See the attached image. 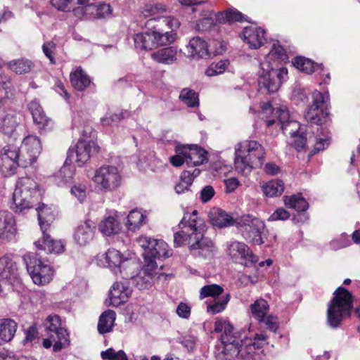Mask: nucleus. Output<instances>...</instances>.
Here are the masks:
<instances>
[{"label": "nucleus", "mask_w": 360, "mask_h": 360, "mask_svg": "<svg viewBox=\"0 0 360 360\" xmlns=\"http://www.w3.org/2000/svg\"><path fill=\"white\" fill-rule=\"evenodd\" d=\"M228 254L236 262L246 267H254L258 262V257L255 255L250 247L243 242L233 241L228 246Z\"/></svg>", "instance_id": "obj_17"}, {"label": "nucleus", "mask_w": 360, "mask_h": 360, "mask_svg": "<svg viewBox=\"0 0 360 360\" xmlns=\"http://www.w3.org/2000/svg\"><path fill=\"white\" fill-rule=\"evenodd\" d=\"M288 56L283 46L279 44L277 41L276 43H274L271 46L270 51L268 54L266 55L264 61L262 63H268L270 65H276L278 68H281L283 63L288 62Z\"/></svg>", "instance_id": "obj_24"}, {"label": "nucleus", "mask_w": 360, "mask_h": 360, "mask_svg": "<svg viewBox=\"0 0 360 360\" xmlns=\"http://www.w3.org/2000/svg\"><path fill=\"white\" fill-rule=\"evenodd\" d=\"M192 184V180L188 177V174L186 172H181L179 182L174 186V191L179 195L184 193L190 191Z\"/></svg>", "instance_id": "obj_52"}, {"label": "nucleus", "mask_w": 360, "mask_h": 360, "mask_svg": "<svg viewBox=\"0 0 360 360\" xmlns=\"http://www.w3.org/2000/svg\"><path fill=\"white\" fill-rule=\"evenodd\" d=\"M138 242L141 247L143 249L144 252L142 254L143 260L145 257H149L155 251V248L158 244V240L148 236H141L138 239Z\"/></svg>", "instance_id": "obj_48"}, {"label": "nucleus", "mask_w": 360, "mask_h": 360, "mask_svg": "<svg viewBox=\"0 0 360 360\" xmlns=\"http://www.w3.org/2000/svg\"><path fill=\"white\" fill-rule=\"evenodd\" d=\"M261 72L257 78L258 91L264 94L276 93L288 77V69L285 67L278 68L268 63H261Z\"/></svg>", "instance_id": "obj_8"}, {"label": "nucleus", "mask_w": 360, "mask_h": 360, "mask_svg": "<svg viewBox=\"0 0 360 360\" xmlns=\"http://www.w3.org/2000/svg\"><path fill=\"white\" fill-rule=\"evenodd\" d=\"M262 191L268 198L281 196L284 192L285 186L283 180L280 179L270 180L262 186Z\"/></svg>", "instance_id": "obj_40"}, {"label": "nucleus", "mask_w": 360, "mask_h": 360, "mask_svg": "<svg viewBox=\"0 0 360 360\" xmlns=\"http://www.w3.org/2000/svg\"><path fill=\"white\" fill-rule=\"evenodd\" d=\"M310 96L313 104L308 105L304 117L311 124L322 125L327 122L330 113L327 110L320 109V105L325 103L326 99L328 98V92L323 94L318 90L312 91L310 88L298 83L293 86L290 100L297 106H305L309 101Z\"/></svg>", "instance_id": "obj_3"}, {"label": "nucleus", "mask_w": 360, "mask_h": 360, "mask_svg": "<svg viewBox=\"0 0 360 360\" xmlns=\"http://www.w3.org/2000/svg\"><path fill=\"white\" fill-rule=\"evenodd\" d=\"M224 292V288L218 284H210L204 285L200 291V297L201 299L212 297H217Z\"/></svg>", "instance_id": "obj_50"}, {"label": "nucleus", "mask_w": 360, "mask_h": 360, "mask_svg": "<svg viewBox=\"0 0 360 360\" xmlns=\"http://www.w3.org/2000/svg\"><path fill=\"white\" fill-rule=\"evenodd\" d=\"M187 49L189 56L193 58L209 59L225 53L226 44L224 41H214L208 44L206 41L197 36L189 41Z\"/></svg>", "instance_id": "obj_11"}, {"label": "nucleus", "mask_w": 360, "mask_h": 360, "mask_svg": "<svg viewBox=\"0 0 360 360\" xmlns=\"http://www.w3.org/2000/svg\"><path fill=\"white\" fill-rule=\"evenodd\" d=\"M43 325L47 331L55 333L62 325L60 317L57 314H51L44 320Z\"/></svg>", "instance_id": "obj_55"}, {"label": "nucleus", "mask_w": 360, "mask_h": 360, "mask_svg": "<svg viewBox=\"0 0 360 360\" xmlns=\"http://www.w3.org/2000/svg\"><path fill=\"white\" fill-rule=\"evenodd\" d=\"M89 7H93L95 10V18L105 19L110 18L112 15V9L109 4L99 2L97 4H90Z\"/></svg>", "instance_id": "obj_47"}, {"label": "nucleus", "mask_w": 360, "mask_h": 360, "mask_svg": "<svg viewBox=\"0 0 360 360\" xmlns=\"http://www.w3.org/2000/svg\"><path fill=\"white\" fill-rule=\"evenodd\" d=\"M243 41L248 44L252 49H257L266 41V30L261 27L253 28L252 27H245L243 32Z\"/></svg>", "instance_id": "obj_20"}, {"label": "nucleus", "mask_w": 360, "mask_h": 360, "mask_svg": "<svg viewBox=\"0 0 360 360\" xmlns=\"http://www.w3.org/2000/svg\"><path fill=\"white\" fill-rule=\"evenodd\" d=\"M70 79L72 86L77 91H83L92 83L91 78L82 67H78L70 73Z\"/></svg>", "instance_id": "obj_32"}, {"label": "nucleus", "mask_w": 360, "mask_h": 360, "mask_svg": "<svg viewBox=\"0 0 360 360\" xmlns=\"http://www.w3.org/2000/svg\"><path fill=\"white\" fill-rule=\"evenodd\" d=\"M103 257L108 267L115 275L123 277L124 272L135 269L136 264L131 259L124 257L122 254L115 248H110Z\"/></svg>", "instance_id": "obj_15"}, {"label": "nucleus", "mask_w": 360, "mask_h": 360, "mask_svg": "<svg viewBox=\"0 0 360 360\" xmlns=\"http://www.w3.org/2000/svg\"><path fill=\"white\" fill-rule=\"evenodd\" d=\"M177 49L175 46H167L152 53V58L162 64H172L176 60Z\"/></svg>", "instance_id": "obj_33"}, {"label": "nucleus", "mask_w": 360, "mask_h": 360, "mask_svg": "<svg viewBox=\"0 0 360 360\" xmlns=\"http://www.w3.org/2000/svg\"><path fill=\"white\" fill-rule=\"evenodd\" d=\"M278 318L271 314H267L264 316L263 321H259V323H263L266 326L268 330L273 333H276L278 329Z\"/></svg>", "instance_id": "obj_64"}, {"label": "nucleus", "mask_w": 360, "mask_h": 360, "mask_svg": "<svg viewBox=\"0 0 360 360\" xmlns=\"http://www.w3.org/2000/svg\"><path fill=\"white\" fill-rule=\"evenodd\" d=\"M0 278L9 288L18 294L24 291L25 285L20 276L17 264L11 254L0 257Z\"/></svg>", "instance_id": "obj_12"}, {"label": "nucleus", "mask_w": 360, "mask_h": 360, "mask_svg": "<svg viewBox=\"0 0 360 360\" xmlns=\"http://www.w3.org/2000/svg\"><path fill=\"white\" fill-rule=\"evenodd\" d=\"M94 181L103 191H112L120 186L121 175L116 167L104 165L96 170Z\"/></svg>", "instance_id": "obj_14"}, {"label": "nucleus", "mask_w": 360, "mask_h": 360, "mask_svg": "<svg viewBox=\"0 0 360 360\" xmlns=\"http://www.w3.org/2000/svg\"><path fill=\"white\" fill-rule=\"evenodd\" d=\"M167 248L168 245L163 240H158V244H157L155 251L149 257H145V264L150 263L152 268L158 271L156 259H165L172 255Z\"/></svg>", "instance_id": "obj_28"}, {"label": "nucleus", "mask_w": 360, "mask_h": 360, "mask_svg": "<svg viewBox=\"0 0 360 360\" xmlns=\"http://www.w3.org/2000/svg\"><path fill=\"white\" fill-rule=\"evenodd\" d=\"M163 266H161L158 271L151 267L150 263L144 264L141 270V274H138L133 270H128L124 272L123 280L128 281L129 285L139 290L149 289L153 284L155 279L160 280L162 277L167 281L169 277L172 276V274H166L162 271Z\"/></svg>", "instance_id": "obj_9"}, {"label": "nucleus", "mask_w": 360, "mask_h": 360, "mask_svg": "<svg viewBox=\"0 0 360 360\" xmlns=\"http://www.w3.org/2000/svg\"><path fill=\"white\" fill-rule=\"evenodd\" d=\"M227 15L229 16L227 19L229 24L235 22H248L251 24H255V22H252L247 15L243 14L240 11L233 7L227 9Z\"/></svg>", "instance_id": "obj_54"}, {"label": "nucleus", "mask_w": 360, "mask_h": 360, "mask_svg": "<svg viewBox=\"0 0 360 360\" xmlns=\"http://www.w3.org/2000/svg\"><path fill=\"white\" fill-rule=\"evenodd\" d=\"M70 193L75 196L80 203H83L86 198V186L84 184L75 183L70 187Z\"/></svg>", "instance_id": "obj_56"}, {"label": "nucleus", "mask_w": 360, "mask_h": 360, "mask_svg": "<svg viewBox=\"0 0 360 360\" xmlns=\"http://www.w3.org/2000/svg\"><path fill=\"white\" fill-rule=\"evenodd\" d=\"M265 158V149L257 141H245L235 148L234 166L236 171L248 176L254 165L262 166Z\"/></svg>", "instance_id": "obj_5"}, {"label": "nucleus", "mask_w": 360, "mask_h": 360, "mask_svg": "<svg viewBox=\"0 0 360 360\" xmlns=\"http://www.w3.org/2000/svg\"><path fill=\"white\" fill-rule=\"evenodd\" d=\"M230 294L226 293L225 295L219 298L218 300L215 301L213 304L207 306V311L212 314H216L221 312L225 309L228 302L230 300Z\"/></svg>", "instance_id": "obj_53"}, {"label": "nucleus", "mask_w": 360, "mask_h": 360, "mask_svg": "<svg viewBox=\"0 0 360 360\" xmlns=\"http://www.w3.org/2000/svg\"><path fill=\"white\" fill-rule=\"evenodd\" d=\"M146 217L140 210L137 208L130 211L129 214L124 218V224L128 231H136L143 223L144 219Z\"/></svg>", "instance_id": "obj_41"}, {"label": "nucleus", "mask_w": 360, "mask_h": 360, "mask_svg": "<svg viewBox=\"0 0 360 360\" xmlns=\"http://www.w3.org/2000/svg\"><path fill=\"white\" fill-rule=\"evenodd\" d=\"M116 319L115 311L108 309L103 311L98 319L97 328L100 334L104 335L109 333L112 329L113 323Z\"/></svg>", "instance_id": "obj_36"}, {"label": "nucleus", "mask_w": 360, "mask_h": 360, "mask_svg": "<svg viewBox=\"0 0 360 360\" xmlns=\"http://www.w3.org/2000/svg\"><path fill=\"white\" fill-rule=\"evenodd\" d=\"M194 234L189 235L184 231H180L174 234V243L175 247H181L186 245L189 238H191Z\"/></svg>", "instance_id": "obj_62"}, {"label": "nucleus", "mask_w": 360, "mask_h": 360, "mask_svg": "<svg viewBox=\"0 0 360 360\" xmlns=\"http://www.w3.org/2000/svg\"><path fill=\"white\" fill-rule=\"evenodd\" d=\"M153 41V49L158 46H166L173 43L176 37V33L172 31L161 32L157 30H150Z\"/></svg>", "instance_id": "obj_37"}, {"label": "nucleus", "mask_w": 360, "mask_h": 360, "mask_svg": "<svg viewBox=\"0 0 360 360\" xmlns=\"http://www.w3.org/2000/svg\"><path fill=\"white\" fill-rule=\"evenodd\" d=\"M236 229L247 243L254 245L271 247L277 240L276 235L269 233L264 221L252 214L238 217Z\"/></svg>", "instance_id": "obj_4"}, {"label": "nucleus", "mask_w": 360, "mask_h": 360, "mask_svg": "<svg viewBox=\"0 0 360 360\" xmlns=\"http://www.w3.org/2000/svg\"><path fill=\"white\" fill-rule=\"evenodd\" d=\"M12 83L10 77L0 78V109L4 110L8 103L9 94L11 92Z\"/></svg>", "instance_id": "obj_45"}, {"label": "nucleus", "mask_w": 360, "mask_h": 360, "mask_svg": "<svg viewBox=\"0 0 360 360\" xmlns=\"http://www.w3.org/2000/svg\"><path fill=\"white\" fill-rule=\"evenodd\" d=\"M17 234L16 221L13 214L6 210H0V240L10 242Z\"/></svg>", "instance_id": "obj_18"}, {"label": "nucleus", "mask_w": 360, "mask_h": 360, "mask_svg": "<svg viewBox=\"0 0 360 360\" xmlns=\"http://www.w3.org/2000/svg\"><path fill=\"white\" fill-rule=\"evenodd\" d=\"M50 3L58 11L70 12L76 10L73 7V0H50Z\"/></svg>", "instance_id": "obj_58"}, {"label": "nucleus", "mask_w": 360, "mask_h": 360, "mask_svg": "<svg viewBox=\"0 0 360 360\" xmlns=\"http://www.w3.org/2000/svg\"><path fill=\"white\" fill-rule=\"evenodd\" d=\"M25 338L22 340V344L26 345L27 344L32 345L35 340L39 339V331L35 323L29 326L25 330Z\"/></svg>", "instance_id": "obj_57"}, {"label": "nucleus", "mask_w": 360, "mask_h": 360, "mask_svg": "<svg viewBox=\"0 0 360 360\" xmlns=\"http://www.w3.org/2000/svg\"><path fill=\"white\" fill-rule=\"evenodd\" d=\"M292 65L298 70L311 75L314 72L321 74L324 70L323 63H315L313 60L302 56H297L292 60Z\"/></svg>", "instance_id": "obj_23"}, {"label": "nucleus", "mask_w": 360, "mask_h": 360, "mask_svg": "<svg viewBox=\"0 0 360 360\" xmlns=\"http://www.w3.org/2000/svg\"><path fill=\"white\" fill-rule=\"evenodd\" d=\"M216 26V22L213 18H202L197 21L196 29L199 32H207Z\"/></svg>", "instance_id": "obj_60"}, {"label": "nucleus", "mask_w": 360, "mask_h": 360, "mask_svg": "<svg viewBox=\"0 0 360 360\" xmlns=\"http://www.w3.org/2000/svg\"><path fill=\"white\" fill-rule=\"evenodd\" d=\"M38 250H43L48 253H60L64 251L65 245L60 240H53L47 232L42 233L41 240L34 242Z\"/></svg>", "instance_id": "obj_25"}, {"label": "nucleus", "mask_w": 360, "mask_h": 360, "mask_svg": "<svg viewBox=\"0 0 360 360\" xmlns=\"http://www.w3.org/2000/svg\"><path fill=\"white\" fill-rule=\"evenodd\" d=\"M39 185L32 178H20L16 184L10 202V209L15 213L25 214L40 199Z\"/></svg>", "instance_id": "obj_6"}, {"label": "nucleus", "mask_w": 360, "mask_h": 360, "mask_svg": "<svg viewBox=\"0 0 360 360\" xmlns=\"http://www.w3.org/2000/svg\"><path fill=\"white\" fill-rule=\"evenodd\" d=\"M117 281L112 285L109 292L110 305L118 307L126 302L131 295L132 289L129 285L128 281Z\"/></svg>", "instance_id": "obj_19"}, {"label": "nucleus", "mask_w": 360, "mask_h": 360, "mask_svg": "<svg viewBox=\"0 0 360 360\" xmlns=\"http://www.w3.org/2000/svg\"><path fill=\"white\" fill-rule=\"evenodd\" d=\"M189 226L193 234H195V242L190 245V249L191 250H199L198 255L205 258L210 256L213 252L214 245L211 239L204 237L206 230L205 224L201 222L199 227H197L196 221L194 220L191 222Z\"/></svg>", "instance_id": "obj_16"}, {"label": "nucleus", "mask_w": 360, "mask_h": 360, "mask_svg": "<svg viewBox=\"0 0 360 360\" xmlns=\"http://www.w3.org/2000/svg\"><path fill=\"white\" fill-rule=\"evenodd\" d=\"M250 309L254 319L258 321H263L269 310V304L266 300L259 299L250 306Z\"/></svg>", "instance_id": "obj_42"}, {"label": "nucleus", "mask_w": 360, "mask_h": 360, "mask_svg": "<svg viewBox=\"0 0 360 360\" xmlns=\"http://www.w3.org/2000/svg\"><path fill=\"white\" fill-rule=\"evenodd\" d=\"M18 328L17 323L10 319H0V340L4 342H10L16 333Z\"/></svg>", "instance_id": "obj_34"}, {"label": "nucleus", "mask_w": 360, "mask_h": 360, "mask_svg": "<svg viewBox=\"0 0 360 360\" xmlns=\"http://www.w3.org/2000/svg\"><path fill=\"white\" fill-rule=\"evenodd\" d=\"M36 210L37 211L39 224L42 233L47 232L50 225L55 219L51 207H48L44 203H41Z\"/></svg>", "instance_id": "obj_31"}, {"label": "nucleus", "mask_w": 360, "mask_h": 360, "mask_svg": "<svg viewBox=\"0 0 360 360\" xmlns=\"http://www.w3.org/2000/svg\"><path fill=\"white\" fill-rule=\"evenodd\" d=\"M167 248L168 245L163 240H158V244H157L155 251L149 257H145V264L150 263L152 268L158 271L156 259H165L172 255Z\"/></svg>", "instance_id": "obj_27"}, {"label": "nucleus", "mask_w": 360, "mask_h": 360, "mask_svg": "<svg viewBox=\"0 0 360 360\" xmlns=\"http://www.w3.org/2000/svg\"><path fill=\"white\" fill-rule=\"evenodd\" d=\"M175 154L169 158L170 164L179 167L186 164L188 168L194 167L207 163L208 153L197 144H181L174 141Z\"/></svg>", "instance_id": "obj_7"}, {"label": "nucleus", "mask_w": 360, "mask_h": 360, "mask_svg": "<svg viewBox=\"0 0 360 360\" xmlns=\"http://www.w3.org/2000/svg\"><path fill=\"white\" fill-rule=\"evenodd\" d=\"M198 342L197 336L191 334H182L176 338V342L181 344L188 352H192L195 349Z\"/></svg>", "instance_id": "obj_49"}, {"label": "nucleus", "mask_w": 360, "mask_h": 360, "mask_svg": "<svg viewBox=\"0 0 360 360\" xmlns=\"http://www.w3.org/2000/svg\"><path fill=\"white\" fill-rule=\"evenodd\" d=\"M150 30L146 32L136 33L134 35L133 39L136 49L139 50H152L153 41L150 33Z\"/></svg>", "instance_id": "obj_43"}, {"label": "nucleus", "mask_w": 360, "mask_h": 360, "mask_svg": "<svg viewBox=\"0 0 360 360\" xmlns=\"http://www.w3.org/2000/svg\"><path fill=\"white\" fill-rule=\"evenodd\" d=\"M283 202L287 207L293 209L296 212L307 211L309 208V203L303 197L302 193L284 195Z\"/></svg>", "instance_id": "obj_35"}, {"label": "nucleus", "mask_w": 360, "mask_h": 360, "mask_svg": "<svg viewBox=\"0 0 360 360\" xmlns=\"http://www.w3.org/2000/svg\"><path fill=\"white\" fill-rule=\"evenodd\" d=\"M233 326L226 319L217 318L214 321V331L221 333L219 342L214 347L217 360H257L259 354L255 352V343L242 334L235 332Z\"/></svg>", "instance_id": "obj_1"}, {"label": "nucleus", "mask_w": 360, "mask_h": 360, "mask_svg": "<svg viewBox=\"0 0 360 360\" xmlns=\"http://www.w3.org/2000/svg\"><path fill=\"white\" fill-rule=\"evenodd\" d=\"M23 147L29 155V164L34 162L42 150L41 141L35 135H28L22 141Z\"/></svg>", "instance_id": "obj_26"}, {"label": "nucleus", "mask_w": 360, "mask_h": 360, "mask_svg": "<svg viewBox=\"0 0 360 360\" xmlns=\"http://www.w3.org/2000/svg\"><path fill=\"white\" fill-rule=\"evenodd\" d=\"M9 68L18 75L30 72L34 65L32 60L25 58L13 60L8 63Z\"/></svg>", "instance_id": "obj_44"}, {"label": "nucleus", "mask_w": 360, "mask_h": 360, "mask_svg": "<svg viewBox=\"0 0 360 360\" xmlns=\"http://www.w3.org/2000/svg\"><path fill=\"white\" fill-rule=\"evenodd\" d=\"M27 273L37 285H46L53 277V269L45 264L37 253L28 252L22 257Z\"/></svg>", "instance_id": "obj_10"}, {"label": "nucleus", "mask_w": 360, "mask_h": 360, "mask_svg": "<svg viewBox=\"0 0 360 360\" xmlns=\"http://www.w3.org/2000/svg\"><path fill=\"white\" fill-rule=\"evenodd\" d=\"M273 113L276 116L278 121L283 126L289 123L290 114L286 108H273Z\"/></svg>", "instance_id": "obj_61"}, {"label": "nucleus", "mask_w": 360, "mask_h": 360, "mask_svg": "<svg viewBox=\"0 0 360 360\" xmlns=\"http://www.w3.org/2000/svg\"><path fill=\"white\" fill-rule=\"evenodd\" d=\"M210 223L214 227L219 229L236 226L238 222V217L234 219L231 214H228L221 208H214L209 213Z\"/></svg>", "instance_id": "obj_22"}, {"label": "nucleus", "mask_w": 360, "mask_h": 360, "mask_svg": "<svg viewBox=\"0 0 360 360\" xmlns=\"http://www.w3.org/2000/svg\"><path fill=\"white\" fill-rule=\"evenodd\" d=\"M229 62L228 60H221L219 62H213L205 70L208 77H213L225 72Z\"/></svg>", "instance_id": "obj_51"}, {"label": "nucleus", "mask_w": 360, "mask_h": 360, "mask_svg": "<svg viewBox=\"0 0 360 360\" xmlns=\"http://www.w3.org/2000/svg\"><path fill=\"white\" fill-rule=\"evenodd\" d=\"M96 231L95 223L91 220H86L79 225L74 233L75 242L79 246H85L94 238Z\"/></svg>", "instance_id": "obj_21"}, {"label": "nucleus", "mask_w": 360, "mask_h": 360, "mask_svg": "<svg viewBox=\"0 0 360 360\" xmlns=\"http://www.w3.org/2000/svg\"><path fill=\"white\" fill-rule=\"evenodd\" d=\"M179 98L188 108L198 107L200 104L198 94L188 88L181 90Z\"/></svg>", "instance_id": "obj_46"}, {"label": "nucleus", "mask_w": 360, "mask_h": 360, "mask_svg": "<svg viewBox=\"0 0 360 360\" xmlns=\"http://www.w3.org/2000/svg\"><path fill=\"white\" fill-rule=\"evenodd\" d=\"M122 224L115 216L104 218L98 224L99 231L106 236L119 234L122 231Z\"/></svg>", "instance_id": "obj_30"}, {"label": "nucleus", "mask_w": 360, "mask_h": 360, "mask_svg": "<svg viewBox=\"0 0 360 360\" xmlns=\"http://www.w3.org/2000/svg\"><path fill=\"white\" fill-rule=\"evenodd\" d=\"M290 214L288 211L283 207L277 208L269 217V221H285L289 219Z\"/></svg>", "instance_id": "obj_63"}, {"label": "nucleus", "mask_w": 360, "mask_h": 360, "mask_svg": "<svg viewBox=\"0 0 360 360\" xmlns=\"http://www.w3.org/2000/svg\"><path fill=\"white\" fill-rule=\"evenodd\" d=\"M28 163L20 159L18 147L8 144L0 151V172L5 176H10L15 172L18 167H27Z\"/></svg>", "instance_id": "obj_13"}, {"label": "nucleus", "mask_w": 360, "mask_h": 360, "mask_svg": "<svg viewBox=\"0 0 360 360\" xmlns=\"http://www.w3.org/2000/svg\"><path fill=\"white\" fill-rule=\"evenodd\" d=\"M167 248L168 245L163 240H158V244H157L155 251L149 257H145V264L150 263L152 268L158 271L156 259H165L172 255Z\"/></svg>", "instance_id": "obj_29"}, {"label": "nucleus", "mask_w": 360, "mask_h": 360, "mask_svg": "<svg viewBox=\"0 0 360 360\" xmlns=\"http://www.w3.org/2000/svg\"><path fill=\"white\" fill-rule=\"evenodd\" d=\"M18 125V117L15 115L7 114L2 119L0 131L8 138L16 139V127Z\"/></svg>", "instance_id": "obj_38"}, {"label": "nucleus", "mask_w": 360, "mask_h": 360, "mask_svg": "<svg viewBox=\"0 0 360 360\" xmlns=\"http://www.w3.org/2000/svg\"><path fill=\"white\" fill-rule=\"evenodd\" d=\"M96 131L91 127L85 126L75 147L68 149L65 162L57 174V176L61 179L58 183L59 186L72 183L75 172L72 165L75 155L77 166L82 167L89 160L92 152L98 153L100 147L96 142Z\"/></svg>", "instance_id": "obj_2"}, {"label": "nucleus", "mask_w": 360, "mask_h": 360, "mask_svg": "<svg viewBox=\"0 0 360 360\" xmlns=\"http://www.w3.org/2000/svg\"><path fill=\"white\" fill-rule=\"evenodd\" d=\"M28 110L30 112L34 122L39 125V128H44L49 119L39 104V101L33 100L28 104Z\"/></svg>", "instance_id": "obj_39"}, {"label": "nucleus", "mask_w": 360, "mask_h": 360, "mask_svg": "<svg viewBox=\"0 0 360 360\" xmlns=\"http://www.w3.org/2000/svg\"><path fill=\"white\" fill-rule=\"evenodd\" d=\"M215 190L211 185H206L198 193V198L202 203L210 202L215 195Z\"/></svg>", "instance_id": "obj_59"}]
</instances>
